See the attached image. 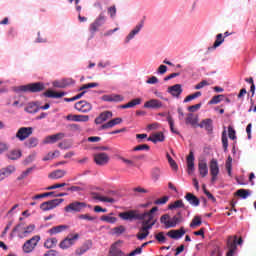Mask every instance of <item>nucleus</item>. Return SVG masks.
<instances>
[{
  "label": "nucleus",
  "mask_w": 256,
  "mask_h": 256,
  "mask_svg": "<svg viewBox=\"0 0 256 256\" xmlns=\"http://www.w3.org/2000/svg\"><path fill=\"white\" fill-rule=\"evenodd\" d=\"M8 159L11 161H17L21 157V150H12L7 154Z\"/></svg>",
  "instance_id": "nucleus-39"
},
{
  "label": "nucleus",
  "mask_w": 256,
  "mask_h": 256,
  "mask_svg": "<svg viewBox=\"0 0 256 256\" xmlns=\"http://www.w3.org/2000/svg\"><path fill=\"white\" fill-rule=\"evenodd\" d=\"M148 141H152V143H163L165 141V135L163 132H156L148 138Z\"/></svg>",
  "instance_id": "nucleus-30"
},
{
  "label": "nucleus",
  "mask_w": 256,
  "mask_h": 256,
  "mask_svg": "<svg viewBox=\"0 0 256 256\" xmlns=\"http://www.w3.org/2000/svg\"><path fill=\"white\" fill-rule=\"evenodd\" d=\"M111 117H113V112L104 111V112L100 113V115L98 117H96V119L94 120V123L96 125H101V124L105 123V121L111 119Z\"/></svg>",
  "instance_id": "nucleus-17"
},
{
  "label": "nucleus",
  "mask_w": 256,
  "mask_h": 256,
  "mask_svg": "<svg viewBox=\"0 0 256 256\" xmlns=\"http://www.w3.org/2000/svg\"><path fill=\"white\" fill-rule=\"evenodd\" d=\"M167 121H168L169 126H170V131L172 133H175L176 135H179V131H177V129H175V121L173 120V117L167 116Z\"/></svg>",
  "instance_id": "nucleus-47"
},
{
  "label": "nucleus",
  "mask_w": 256,
  "mask_h": 256,
  "mask_svg": "<svg viewBox=\"0 0 256 256\" xmlns=\"http://www.w3.org/2000/svg\"><path fill=\"white\" fill-rule=\"evenodd\" d=\"M198 171L201 177H207V175H209V168L207 167V162L205 160H201L198 163Z\"/></svg>",
  "instance_id": "nucleus-28"
},
{
  "label": "nucleus",
  "mask_w": 256,
  "mask_h": 256,
  "mask_svg": "<svg viewBox=\"0 0 256 256\" xmlns=\"http://www.w3.org/2000/svg\"><path fill=\"white\" fill-rule=\"evenodd\" d=\"M198 97H201V92H195L194 94L188 95L184 99V103H189V101H193V99H197Z\"/></svg>",
  "instance_id": "nucleus-52"
},
{
  "label": "nucleus",
  "mask_w": 256,
  "mask_h": 256,
  "mask_svg": "<svg viewBox=\"0 0 256 256\" xmlns=\"http://www.w3.org/2000/svg\"><path fill=\"white\" fill-rule=\"evenodd\" d=\"M101 221H105L106 223H117V218L113 217V216H107V215H103L101 216Z\"/></svg>",
  "instance_id": "nucleus-51"
},
{
  "label": "nucleus",
  "mask_w": 256,
  "mask_h": 256,
  "mask_svg": "<svg viewBox=\"0 0 256 256\" xmlns=\"http://www.w3.org/2000/svg\"><path fill=\"white\" fill-rule=\"evenodd\" d=\"M168 93L173 97H179L183 93V88H181V84H176L168 88Z\"/></svg>",
  "instance_id": "nucleus-26"
},
{
  "label": "nucleus",
  "mask_w": 256,
  "mask_h": 256,
  "mask_svg": "<svg viewBox=\"0 0 256 256\" xmlns=\"http://www.w3.org/2000/svg\"><path fill=\"white\" fill-rule=\"evenodd\" d=\"M202 187H203L204 193H205V195L208 197V199H210L211 201H213V203H215V201H217V199L215 198V196H213V194H211V192H209V191L207 190V188L205 187V185H203Z\"/></svg>",
  "instance_id": "nucleus-61"
},
{
  "label": "nucleus",
  "mask_w": 256,
  "mask_h": 256,
  "mask_svg": "<svg viewBox=\"0 0 256 256\" xmlns=\"http://www.w3.org/2000/svg\"><path fill=\"white\" fill-rule=\"evenodd\" d=\"M203 221L201 220V216H194L190 223L191 229H197V227H201Z\"/></svg>",
  "instance_id": "nucleus-38"
},
{
  "label": "nucleus",
  "mask_w": 256,
  "mask_h": 256,
  "mask_svg": "<svg viewBox=\"0 0 256 256\" xmlns=\"http://www.w3.org/2000/svg\"><path fill=\"white\" fill-rule=\"evenodd\" d=\"M186 124L197 127V125H199V117L193 115V113H189L186 117Z\"/></svg>",
  "instance_id": "nucleus-34"
},
{
  "label": "nucleus",
  "mask_w": 256,
  "mask_h": 256,
  "mask_svg": "<svg viewBox=\"0 0 256 256\" xmlns=\"http://www.w3.org/2000/svg\"><path fill=\"white\" fill-rule=\"evenodd\" d=\"M77 240H79V234H70L59 243V247L66 251V249H71Z\"/></svg>",
  "instance_id": "nucleus-7"
},
{
  "label": "nucleus",
  "mask_w": 256,
  "mask_h": 256,
  "mask_svg": "<svg viewBox=\"0 0 256 256\" xmlns=\"http://www.w3.org/2000/svg\"><path fill=\"white\" fill-rule=\"evenodd\" d=\"M106 21L107 16H105V13L101 12L94 22L90 24L89 31L91 35H95L97 31H99V27H103Z\"/></svg>",
  "instance_id": "nucleus-4"
},
{
  "label": "nucleus",
  "mask_w": 256,
  "mask_h": 256,
  "mask_svg": "<svg viewBox=\"0 0 256 256\" xmlns=\"http://www.w3.org/2000/svg\"><path fill=\"white\" fill-rule=\"evenodd\" d=\"M67 229H69V226L67 225H58L49 229L48 233L49 235H57L59 233H63V231H67Z\"/></svg>",
  "instance_id": "nucleus-32"
},
{
  "label": "nucleus",
  "mask_w": 256,
  "mask_h": 256,
  "mask_svg": "<svg viewBox=\"0 0 256 256\" xmlns=\"http://www.w3.org/2000/svg\"><path fill=\"white\" fill-rule=\"evenodd\" d=\"M60 187H67V183H57L46 188V191H52L53 189H60Z\"/></svg>",
  "instance_id": "nucleus-57"
},
{
  "label": "nucleus",
  "mask_w": 256,
  "mask_h": 256,
  "mask_svg": "<svg viewBox=\"0 0 256 256\" xmlns=\"http://www.w3.org/2000/svg\"><path fill=\"white\" fill-rule=\"evenodd\" d=\"M74 109H76V111H79L80 113H89V111L93 109V106L91 105V103L82 100L75 103Z\"/></svg>",
  "instance_id": "nucleus-11"
},
{
  "label": "nucleus",
  "mask_w": 256,
  "mask_h": 256,
  "mask_svg": "<svg viewBox=\"0 0 256 256\" xmlns=\"http://www.w3.org/2000/svg\"><path fill=\"white\" fill-rule=\"evenodd\" d=\"M222 147L224 152L227 153L229 147V139L227 138V130L222 132Z\"/></svg>",
  "instance_id": "nucleus-40"
},
{
  "label": "nucleus",
  "mask_w": 256,
  "mask_h": 256,
  "mask_svg": "<svg viewBox=\"0 0 256 256\" xmlns=\"http://www.w3.org/2000/svg\"><path fill=\"white\" fill-rule=\"evenodd\" d=\"M109 155L105 152L97 153L94 155V162L96 165H99L101 167L107 165L109 163Z\"/></svg>",
  "instance_id": "nucleus-12"
},
{
  "label": "nucleus",
  "mask_w": 256,
  "mask_h": 256,
  "mask_svg": "<svg viewBox=\"0 0 256 256\" xmlns=\"http://www.w3.org/2000/svg\"><path fill=\"white\" fill-rule=\"evenodd\" d=\"M210 84L208 83L207 80H202L201 82H199L196 86H195V89L196 90H199V89H203V87H207L209 86Z\"/></svg>",
  "instance_id": "nucleus-63"
},
{
  "label": "nucleus",
  "mask_w": 256,
  "mask_h": 256,
  "mask_svg": "<svg viewBox=\"0 0 256 256\" xmlns=\"http://www.w3.org/2000/svg\"><path fill=\"white\" fill-rule=\"evenodd\" d=\"M79 219H84L86 221H95V219H97V217L91 216L89 214H81L79 216Z\"/></svg>",
  "instance_id": "nucleus-62"
},
{
  "label": "nucleus",
  "mask_w": 256,
  "mask_h": 256,
  "mask_svg": "<svg viewBox=\"0 0 256 256\" xmlns=\"http://www.w3.org/2000/svg\"><path fill=\"white\" fill-rule=\"evenodd\" d=\"M108 14L110 15L111 19H115V17L117 16V7H115V5L108 7L107 9Z\"/></svg>",
  "instance_id": "nucleus-54"
},
{
  "label": "nucleus",
  "mask_w": 256,
  "mask_h": 256,
  "mask_svg": "<svg viewBox=\"0 0 256 256\" xmlns=\"http://www.w3.org/2000/svg\"><path fill=\"white\" fill-rule=\"evenodd\" d=\"M150 147L147 144H141L134 147L133 151H149Z\"/></svg>",
  "instance_id": "nucleus-59"
},
{
  "label": "nucleus",
  "mask_w": 256,
  "mask_h": 256,
  "mask_svg": "<svg viewBox=\"0 0 256 256\" xmlns=\"http://www.w3.org/2000/svg\"><path fill=\"white\" fill-rule=\"evenodd\" d=\"M33 231H35V224H30L29 226H27L25 228V230L22 233V236H20V238L23 239V237H27L28 235H31V233H33Z\"/></svg>",
  "instance_id": "nucleus-45"
},
{
  "label": "nucleus",
  "mask_w": 256,
  "mask_h": 256,
  "mask_svg": "<svg viewBox=\"0 0 256 256\" xmlns=\"http://www.w3.org/2000/svg\"><path fill=\"white\" fill-rule=\"evenodd\" d=\"M237 245H243V238H237V235L235 236H228L227 239V248L229 251L227 252V256H234L235 251H237Z\"/></svg>",
  "instance_id": "nucleus-3"
},
{
  "label": "nucleus",
  "mask_w": 256,
  "mask_h": 256,
  "mask_svg": "<svg viewBox=\"0 0 256 256\" xmlns=\"http://www.w3.org/2000/svg\"><path fill=\"white\" fill-rule=\"evenodd\" d=\"M44 97H48L49 99H61V97H65V92H55L53 90H47L43 93Z\"/></svg>",
  "instance_id": "nucleus-29"
},
{
  "label": "nucleus",
  "mask_w": 256,
  "mask_h": 256,
  "mask_svg": "<svg viewBox=\"0 0 256 256\" xmlns=\"http://www.w3.org/2000/svg\"><path fill=\"white\" fill-rule=\"evenodd\" d=\"M93 199H95L96 201H102L103 203H115L114 198L100 196L97 193H93Z\"/></svg>",
  "instance_id": "nucleus-37"
},
{
  "label": "nucleus",
  "mask_w": 256,
  "mask_h": 256,
  "mask_svg": "<svg viewBox=\"0 0 256 256\" xmlns=\"http://www.w3.org/2000/svg\"><path fill=\"white\" fill-rule=\"evenodd\" d=\"M39 241H41V236H33L23 244L22 251L25 253H33V251H35V247L39 244Z\"/></svg>",
  "instance_id": "nucleus-6"
},
{
  "label": "nucleus",
  "mask_w": 256,
  "mask_h": 256,
  "mask_svg": "<svg viewBox=\"0 0 256 256\" xmlns=\"http://www.w3.org/2000/svg\"><path fill=\"white\" fill-rule=\"evenodd\" d=\"M155 239L159 243H165V241H167V238L165 237V234L163 232H159L158 234H156Z\"/></svg>",
  "instance_id": "nucleus-58"
},
{
  "label": "nucleus",
  "mask_w": 256,
  "mask_h": 256,
  "mask_svg": "<svg viewBox=\"0 0 256 256\" xmlns=\"http://www.w3.org/2000/svg\"><path fill=\"white\" fill-rule=\"evenodd\" d=\"M145 109H161L163 107V102L157 99H151L144 103Z\"/></svg>",
  "instance_id": "nucleus-23"
},
{
  "label": "nucleus",
  "mask_w": 256,
  "mask_h": 256,
  "mask_svg": "<svg viewBox=\"0 0 256 256\" xmlns=\"http://www.w3.org/2000/svg\"><path fill=\"white\" fill-rule=\"evenodd\" d=\"M19 91L23 93H41V91H45V84L43 82H35L22 85L19 87Z\"/></svg>",
  "instance_id": "nucleus-2"
},
{
  "label": "nucleus",
  "mask_w": 256,
  "mask_h": 256,
  "mask_svg": "<svg viewBox=\"0 0 256 256\" xmlns=\"http://www.w3.org/2000/svg\"><path fill=\"white\" fill-rule=\"evenodd\" d=\"M64 137H65V133L59 132V133H57V134L47 136V137L44 139V143H45V144L57 143V141H61V139H64Z\"/></svg>",
  "instance_id": "nucleus-21"
},
{
  "label": "nucleus",
  "mask_w": 256,
  "mask_h": 256,
  "mask_svg": "<svg viewBox=\"0 0 256 256\" xmlns=\"http://www.w3.org/2000/svg\"><path fill=\"white\" fill-rule=\"evenodd\" d=\"M200 129H205L208 133H213V119L206 118L197 124Z\"/></svg>",
  "instance_id": "nucleus-16"
},
{
  "label": "nucleus",
  "mask_w": 256,
  "mask_h": 256,
  "mask_svg": "<svg viewBox=\"0 0 256 256\" xmlns=\"http://www.w3.org/2000/svg\"><path fill=\"white\" fill-rule=\"evenodd\" d=\"M185 199L186 201H188V203L192 205V207H199V205L201 204V201L199 200V198H197L195 194L190 192L186 193Z\"/></svg>",
  "instance_id": "nucleus-24"
},
{
  "label": "nucleus",
  "mask_w": 256,
  "mask_h": 256,
  "mask_svg": "<svg viewBox=\"0 0 256 256\" xmlns=\"http://www.w3.org/2000/svg\"><path fill=\"white\" fill-rule=\"evenodd\" d=\"M31 135H33V128L21 127L16 133V138L19 139V141H25V139H28Z\"/></svg>",
  "instance_id": "nucleus-9"
},
{
  "label": "nucleus",
  "mask_w": 256,
  "mask_h": 256,
  "mask_svg": "<svg viewBox=\"0 0 256 256\" xmlns=\"http://www.w3.org/2000/svg\"><path fill=\"white\" fill-rule=\"evenodd\" d=\"M87 207L91 206L85 202L73 201L64 208V211L66 213H81V211Z\"/></svg>",
  "instance_id": "nucleus-5"
},
{
  "label": "nucleus",
  "mask_w": 256,
  "mask_h": 256,
  "mask_svg": "<svg viewBox=\"0 0 256 256\" xmlns=\"http://www.w3.org/2000/svg\"><path fill=\"white\" fill-rule=\"evenodd\" d=\"M65 175H67V171L58 169L50 173L48 177L49 179H63Z\"/></svg>",
  "instance_id": "nucleus-35"
},
{
  "label": "nucleus",
  "mask_w": 256,
  "mask_h": 256,
  "mask_svg": "<svg viewBox=\"0 0 256 256\" xmlns=\"http://www.w3.org/2000/svg\"><path fill=\"white\" fill-rule=\"evenodd\" d=\"M63 201H65V199L59 198V199H53V200L43 202L40 205V209L42 211H51V210L55 209V207H59V204L63 203Z\"/></svg>",
  "instance_id": "nucleus-8"
},
{
  "label": "nucleus",
  "mask_w": 256,
  "mask_h": 256,
  "mask_svg": "<svg viewBox=\"0 0 256 256\" xmlns=\"http://www.w3.org/2000/svg\"><path fill=\"white\" fill-rule=\"evenodd\" d=\"M16 171L15 166L9 165L0 169V181L7 179V177L13 175V172Z\"/></svg>",
  "instance_id": "nucleus-18"
},
{
  "label": "nucleus",
  "mask_w": 256,
  "mask_h": 256,
  "mask_svg": "<svg viewBox=\"0 0 256 256\" xmlns=\"http://www.w3.org/2000/svg\"><path fill=\"white\" fill-rule=\"evenodd\" d=\"M225 38L223 37V34H217L216 40L212 46V49H217V47H221V45L224 43Z\"/></svg>",
  "instance_id": "nucleus-41"
},
{
  "label": "nucleus",
  "mask_w": 256,
  "mask_h": 256,
  "mask_svg": "<svg viewBox=\"0 0 256 256\" xmlns=\"http://www.w3.org/2000/svg\"><path fill=\"white\" fill-rule=\"evenodd\" d=\"M120 123H123V119L121 118H114L107 123L103 124L100 129L105 130V129H111L112 127H115V125H120Z\"/></svg>",
  "instance_id": "nucleus-27"
},
{
  "label": "nucleus",
  "mask_w": 256,
  "mask_h": 256,
  "mask_svg": "<svg viewBox=\"0 0 256 256\" xmlns=\"http://www.w3.org/2000/svg\"><path fill=\"white\" fill-rule=\"evenodd\" d=\"M149 229H151V226H142L136 235L137 239H139V241L146 239L149 236Z\"/></svg>",
  "instance_id": "nucleus-31"
},
{
  "label": "nucleus",
  "mask_w": 256,
  "mask_h": 256,
  "mask_svg": "<svg viewBox=\"0 0 256 256\" xmlns=\"http://www.w3.org/2000/svg\"><path fill=\"white\" fill-rule=\"evenodd\" d=\"M235 195H237L238 197H241V199H247V197L251 195V191L247 189H239L236 191Z\"/></svg>",
  "instance_id": "nucleus-43"
},
{
  "label": "nucleus",
  "mask_w": 256,
  "mask_h": 256,
  "mask_svg": "<svg viewBox=\"0 0 256 256\" xmlns=\"http://www.w3.org/2000/svg\"><path fill=\"white\" fill-rule=\"evenodd\" d=\"M182 221H183V215L181 214V212H178L177 215H175L170 220H168L167 229L177 227V225H179V223H181Z\"/></svg>",
  "instance_id": "nucleus-20"
},
{
  "label": "nucleus",
  "mask_w": 256,
  "mask_h": 256,
  "mask_svg": "<svg viewBox=\"0 0 256 256\" xmlns=\"http://www.w3.org/2000/svg\"><path fill=\"white\" fill-rule=\"evenodd\" d=\"M185 207V204L183 203V200H177L172 204H169L168 209L173 210V209H182Z\"/></svg>",
  "instance_id": "nucleus-44"
},
{
  "label": "nucleus",
  "mask_w": 256,
  "mask_h": 256,
  "mask_svg": "<svg viewBox=\"0 0 256 256\" xmlns=\"http://www.w3.org/2000/svg\"><path fill=\"white\" fill-rule=\"evenodd\" d=\"M120 219L123 221H139V212L137 210H130L119 214Z\"/></svg>",
  "instance_id": "nucleus-10"
},
{
  "label": "nucleus",
  "mask_w": 256,
  "mask_h": 256,
  "mask_svg": "<svg viewBox=\"0 0 256 256\" xmlns=\"http://www.w3.org/2000/svg\"><path fill=\"white\" fill-rule=\"evenodd\" d=\"M57 243H59V240L57 238H55V237L48 238L44 242V247L46 249H53L54 247H57Z\"/></svg>",
  "instance_id": "nucleus-36"
},
{
  "label": "nucleus",
  "mask_w": 256,
  "mask_h": 256,
  "mask_svg": "<svg viewBox=\"0 0 256 256\" xmlns=\"http://www.w3.org/2000/svg\"><path fill=\"white\" fill-rule=\"evenodd\" d=\"M210 174L212 176V183H215V181H217V175H219V163L217 162V159H212L210 161Z\"/></svg>",
  "instance_id": "nucleus-15"
},
{
  "label": "nucleus",
  "mask_w": 256,
  "mask_h": 256,
  "mask_svg": "<svg viewBox=\"0 0 256 256\" xmlns=\"http://www.w3.org/2000/svg\"><path fill=\"white\" fill-rule=\"evenodd\" d=\"M169 215L168 214H164L161 216L160 218V222L163 223L167 229V223H169Z\"/></svg>",
  "instance_id": "nucleus-64"
},
{
  "label": "nucleus",
  "mask_w": 256,
  "mask_h": 256,
  "mask_svg": "<svg viewBox=\"0 0 256 256\" xmlns=\"http://www.w3.org/2000/svg\"><path fill=\"white\" fill-rule=\"evenodd\" d=\"M67 121H75L77 123H87L89 121V115H73L66 116Z\"/></svg>",
  "instance_id": "nucleus-22"
},
{
  "label": "nucleus",
  "mask_w": 256,
  "mask_h": 256,
  "mask_svg": "<svg viewBox=\"0 0 256 256\" xmlns=\"http://www.w3.org/2000/svg\"><path fill=\"white\" fill-rule=\"evenodd\" d=\"M223 97H225L224 95H216L214 96L209 102V105H217V103H221V101L223 100Z\"/></svg>",
  "instance_id": "nucleus-50"
},
{
  "label": "nucleus",
  "mask_w": 256,
  "mask_h": 256,
  "mask_svg": "<svg viewBox=\"0 0 256 256\" xmlns=\"http://www.w3.org/2000/svg\"><path fill=\"white\" fill-rule=\"evenodd\" d=\"M228 137L232 141H235V139H237V135L235 133V129L233 128V126H228Z\"/></svg>",
  "instance_id": "nucleus-53"
},
{
  "label": "nucleus",
  "mask_w": 256,
  "mask_h": 256,
  "mask_svg": "<svg viewBox=\"0 0 256 256\" xmlns=\"http://www.w3.org/2000/svg\"><path fill=\"white\" fill-rule=\"evenodd\" d=\"M127 104H128V109H131L137 105H141V98H135L130 102H128Z\"/></svg>",
  "instance_id": "nucleus-55"
},
{
  "label": "nucleus",
  "mask_w": 256,
  "mask_h": 256,
  "mask_svg": "<svg viewBox=\"0 0 256 256\" xmlns=\"http://www.w3.org/2000/svg\"><path fill=\"white\" fill-rule=\"evenodd\" d=\"M26 147H28L29 149L33 148V147H37V145H39V140L37 138H30L28 139V141L25 143Z\"/></svg>",
  "instance_id": "nucleus-46"
},
{
  "label": "nucleus",
  "mask_w": 256,
  "mask_h": 256,
  "mask_svg": "<svg viewBox=\"0 0 256 256\" xmlns=\"http://www.w3.org/2000/svg\"><path fill=\"white\" fill-rule=\"evenodd\" d=\"M35 161V154H30L24 161L23 165L27 166Z\"/></svg>",
  "instance_id": "nucleus-60"
},
{
  "label": "nucleus",
  "mask_w": 256,
  "mask_h": 256,
  "mask_svg": "<svg viewBox=\"0 0 256 256\" xmlns=\"http://www.w3.org/2000/svg\"><path fill=\"white\" fill-rule=\"evenodd\" d=\"M185 235V228L181 227L178 230H170L167 233V236L170 237L171 239H181Z\"/></svg>",
  "instance_id": "nucleus-25"
},
{
  "label": "nucleus",
  "mask_w": 256,
  "mask_h": 256,
  "mask_svg": "<svg viewBox=\"0 0 256 256\" xmlns=\"http://www.w3.org/2000/svg\"><path fill=\"white\" fill-rule=\"evenodd\" d=\"M101 99L108 103H121L124 100L123 96L119 94L103 95Z\"/></svg>",
  "instance_id": "nucleus-19"
},
{
  "label": "nucleus",
  "mask_w": 256,
  "mask_h": 256,
  "mask_svg": "<svg viewBox=\"0 0 256 256\" xmlns=\"http://www.w3.org/2000/svg\"><path fill=\"white\" fill-rule=\"evenodd\" d=\"M93 247V242L91 240L85 241L80 247L76 248L74 251L75 256H82Z\"/></svg>",
  "instance_id": "nucleus-13"
},
{
  "label": "nucleus",
  "mask_w": 256,
  "mask_h": 256,
  "mask_svg": "<svg viewBox=\"0 0 256 256\" xmlns=\"http://www.w3.org/2000/svg\"><path fill=\"white\" fill-rule=\"evenodd\" d=\"M156 211H159L157 206L153 207L148 212L138 213V221H142V227H150V229H153V225L157 223V218H155Z\"/></svg>",
  "instance_id": "nucleus-1"
},
{
  "label": "nucleus",
  "mask_w": 256,
  "mask_h": 256,
  "mask_svg": "<svg viewBox=\"0 0 256 256\" xmlns=\"http://www.w3.org/2000/svg\"><path fill=\"white\" fill-rule=\"evenodd\" d=\"M25 111H26L27 113H37V111H39V107L36 106L35 103H29V104L27 105V107L25 108Z\"/></svg>",
  "instance_id": "nucleus-48"
},
{
  "label": "nucleus",
  "mask_w": 256,
  "mask_h": 256,
  "mask_svg": "<svg viewBox=\"0 0 256 256\" xmlns=\"http://www.w3.org/2000/svg\"><path fill=\"white\" fill-rule=\"evenodd\" d=\"M35 169V166L27 168L26 171H23L18 177L17 181H23V179H27L29 177V174Z\"/></svg>",
  "instance_id": "nucleus-42"
},
{
  "label": "nucleus",
  "mask_w": 256,
  "mask_h": 256,
  "mask_svg": "<svg viewBox=\"0 0 256 256\" xmlns=\"http://www.w3.org/2000/svg\"><path fill=\"white\" fill-rule=\"evenodd\" d=\"M187 167L188 173L195 171V155L193 154V151H191L187 157Z\"/></svg>",
  "instance_id": "nucleus-33"
},
{
  "label": "nucleus",
  "mask_w": 256,
  "mask_h": 256,
  "mask_svg": "<svg viewBox=\"0 0 256 256\" xmlns=\"http://www.w3.org/2000/svg\"><path fill=\"white\" fill-rule=\"evenodd\" d=\"M95 87H99V83L97 82H92L88 84H84L79 88V91H85V89H93Z\"/></svg>",
  "instance_id": "nucleus-49"
},
{
  "label": "nucleus",
  "mask_w": 256,
  "mask_h": 256,
  "mask_svg": "<svg viewBox=\"0 0 256 256\" xmlns=\"http://www.w3.org/2000/svg\"><path fill=\"white\" fill-rule=\"evenodd\" d=\"M145 25V19L141 20L135 27L133 30H131V32L127 35L126 39H125V43H129V41H131V39L135 38V35H138L139 31H141V29H143Z\"/></svg>",
  "instance_id": "nucleus-14"
},
{
  "label": "nucleus",
  "mask_w": 256,
  "mask_h": 256,
  "mask_svg": "<svg viewBox=\"0 0 256 256\" xmlns=\"http://www.w3.org/2000/svg\"><path fill=\"white\" fill-rule=\"evenodd\" d=\"M167 201H169V197L163 196L162 198L155 200L154 205H165V203H167Z\"/></svg>",
  "instance_id": "nucleus-56"
}]
</instances>
